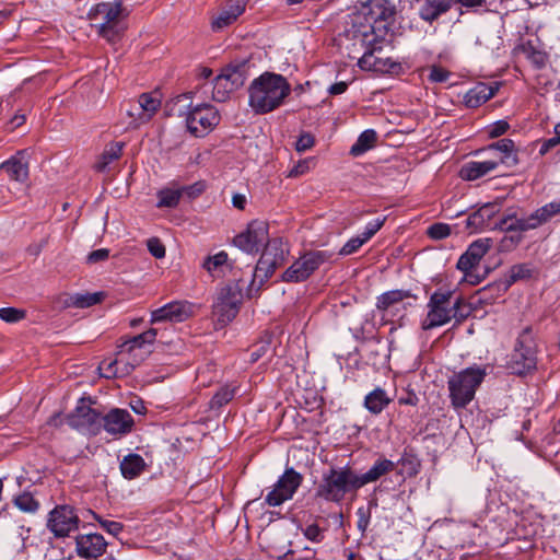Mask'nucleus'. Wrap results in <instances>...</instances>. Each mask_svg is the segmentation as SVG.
<instances>
[{
  "instance_id": "nucleus-56",
  "label": "nucleus",
  "mask_w": 560,
  "mask_h": 560,
  "mask_svg": "<svg viewBox=\"0 0 560 560\" xmlns=\"http://www.w3.org/2000/svg\"><path fill=\"white\" fill-rule=\"evenodd\" d=\"M148 250L150 254L160 259L165 256V246L158 237H151L147 242Z\"/></svg>"
},
{
  "instance_id": "nucleus-47",
  "label": "nucleus",
  "mask_w": 560,
  "mask_h": 560,
  "mask_svg": "<svg viewBox=\"0 0 560 560\" xmlns=\"http://www.w3.org/2000/svg\"><path fill=\"white\" fill-rule=\"evenodd\" d=\"M121 151H122L121 143H114L110 147L106 148L102 154V161L96 165V170L104 171L105 167L109 163H112L120 158Z\"/></svg>"
},
{
  "instance_id": "nucleus-9",
  "label": "nucleus",
  "mask_w": 560,
  "mask_h": 560,
  "mask_svg": "<svg viewBox=\"0 0 560 560\" xmlns=\"http://www.w3.org/2000/svg\"><path fill=\"white\" fill-rule=\"evenodd\" d=\"M124 15L122 4L119 1L97 3L92 13V19L101 21L98 34L108 42H115L118 37V22Z\"/></svg>"
},
{
  "instance_id": "nucleus-17",
  "label": "nucleus",
  "mask_w": 560,
  "mask_h": 560,
  "mask_svg": "<svg viewBox=\"0 0 560 560\" xmlns=\"http://www.w3.org/2000/svg\"><path fill=\"white\" fill-rule=\"evenodd\" d=\"M194 304L188 301H173L151 312V324L161 322L182 323L194 315Z\"/></svg>"
},
{
  "instance_id": "nucleus-43",
  "label": "nucleus",
  "mask_w": 560,
  "mask_h": 560,
  "mask_svg": "<svg viewBox=\"0 0 560 560\" xmlns=\"http://www.w3.org/2000/svg\"><path fill=\"white\" fill-rule=\"evenodd\" d=\"M532 276V269L526 264L514 265L509 272V276L502 281L499 287L506 291L513 283L518 280L527 279Z\"/></svg>"
},
{
  "instance_id": "nucleus-21",
  "label": "nucleus",
  "mask_w": 560,
  "mask_h": 560,
  "mask_svg": "<svg viewBox=\"0 0 560 560\" xmlns=\"http://www.w3.org/2000/svg\"><path fill=\"white\" fill-rule=\"evenodd\" d=\"M248 0H229L221 11L212 16L211 27L221 31L233 24L245 11Z\"/></svg>"
},
{
  "instance_id": "nucleus-34",
  "label": "nucleus",
  "mask_w": 560,
  "mask_h": 560,
  "mask_svg": "<svg viewBox=\"0 0 560 560\" xmlns=\"http://www.w3.org/2000/svg\"><path fill=\"white\" fill-rule=\"evenodd\" d=\"M493 229L506 232H525L528 230L536 229L534 221L530 220V215L527 218L517 219L514 215H505L495 222Z\"/></svg>"
},
{
  "instance_id": "nucleus-10",
  "label": "nucleus",
  "mask_w": 560,
  "mask_h": 560,
  "mask_svg": "<svg viewBox=\"0 0 560 560\" xmlns=\"http://www.w3.org/2000/svg\"><path fill=\"white\" fill-rule=\"evenodd\" d=\"M242 301V289L237 284H228L221 288L212 311L218 323L226 325L232 322L240 312Z\"/></svg>"
},
{
  "instance_id": "nucleus-57",
  "label": "nucleus",
  "mask_w": 560,
  "mask_h": 560,
  "mask_svg": "<svg viewBox=\"0 0 560 560\" xmlns=\"http://www.w3.org/2000/svg\"><path fill=\"white\" fill-rule=\"evenodd\" d=\"M357 516H358L357 527L363 535L370 525L371 512L369 509H365L362 506L357 510Z\"/></svg>"
},
{
  "instance_id": "nucleus-20",
  "label": "nucleus",
  "mask_w": 560,
  "mask_h": 560,
  "mask_svg": "<svg viewBox=\"0 0 560 560\" xmlns=\"http://www.w3.org/2000/svg\"><path fill=\"white\" fill-rule=\"evenodd\" d=\"M133 418L126 409L114 408L103 416L102 428L112 435H124L133 428Z\"/></svg>"
},
{
  "instance_id": "nucleus-62",
  "label": "nucleus",
  "mask_w": 560,
  "mask_h": 560,
  "mask_svg": "<svg viewBox=\"0 0 560 560\" xmlns=\"http://www.w3.org/2000/svg\"><path fill=\"white\" fill-rule=\"evenodd\" d=\"M315 143V139L311 133H302L295 143V149L299 152H304L311 149Z\"/></svg>"
},
{
  "instance_id": "nucleus-8",
  "label": "nucleus",
  "mask_w": 560,
  "mask_h": 560,
  "mask_svg": "<svg viewBox=\"0 0 560 560\" xmlns=\"http://www.w3.org/2000/svg\"><path fill=\"white\" fill-rule=\"evenodd\" d=\"M332 257L328 250H311L295 260L281 276L283 282H302Z\"/></svg>"
},
{
  "instance_id": "nucleus-58",
  "label": "nucleus",
  "mask_w": 560,
  "mask_h": 560,
  "mask_svg": "<svg viewBox=\"0 0 560 560\" xmlns=\"http://www.w3.org/2000/svg\"><path fill=\"white\" fill-rule=\"evenodd\" d=\"M559 144H560V124L556 125V127H555V136L546 139L542 142V144L539 149V153L541 155H544L547 152H549V150H551L552 148H555Z\"/></svg>"
},
{
  "instance_id": "nucleus-3",
  "label": "nucleus",
  "mask_w": 560,
  "mask_h": 560,
  "mask_svg": "<svg viewBox=\"0 0 560 560\" xmlns=\"http://www.w3.org/2000/svg\"><path fill=\"white\" fill-rule=\"evenodd\" d=\"M488 366L472 365L455 373L447 381L451 404L455 409H463L475 398L477 388L487 375Z\"/></svg>"
},
{
  "instance_id": "nucleus-14",
  "label": "nucleus",
  "mask_w": 560,
  "mask_h": 560,
  "mask_svg": "<svg viewBox=\"0 0 560 560\" xmlns=\"http://www.w3.org/2000/svg\"><path fill=\"white\" fill-rule=\"evenodd\" d=\"M68 424L89 434L100 433L103 424V416L97 410L81 399L75 409L67 417Z\"/></svg>"
},
{
  "instance_id": "nucleus-31",
  "label": "nucleus",
  "mask_w": 560,
  "mask_h": 560,
  "mask_svg": "<svg viewBox=\"0 0 560 560\" xmlns=\"http://www.w3.org/2000/svg\"><path fill=\"white\" fill-rule=\"evenodd\" d=\"M522 54L536 69H542L548 62V55L538 40L528 39L517 46Z\"/></svg>"
},
{
  "instance_id": "nucleus-63",
  "label": "nucleus",
  "mask_w": 560,
  "mask_h": 560,
  "mask_svg": "<svg viewBox=\"0 0 560 560\" xmlns=\"http://www.w3.org/2000/svg\"><path fill=\"white\" fill-rule=\"evenodd\" d=\"M109 257V249L107 248H98L96 250L91 252L88 255V262L89 264H96L100 261H104Z\"/></svg>"
},
{
  "instance_id": "nucleus-38",
  "label": "nucleus",
  "mask_w": 560,
  "mask_h": 560,
  "mask_svg": "<svg viewBox=\"0 0 560 560\" xmlns=\"http://www.w3.org/2000/svg\"><path fill=\"white\" fill-rule=\"evenodd\" d=\"M377 140V133L373 129L364 130L357 139L354 144L350 149V154L353 156H360L370 149H372Z\"/></svg>"
},
{
  "instance_id": "nucleus-7",
  "label": "nucleus",
  "mask_w": 560,
  "mask_h": 560,
  "mask_svg": "<svg viewBox=\"0 0 560 560\" xmlns=\"http://www.w3.org/2000/svg\"><path fill=\"white\" fill-rule=\"evenodd\" d=\"M289 253L290 249L282 238L269 240L257 261L254 278H258L260 282L267 281L276 269L284 264Z\"/></svg>"
},
{
  "instance_id": "nucleus-12",
  "label": "nucleus",
  "mask_w": 560,
  "mask_h": 560,
  "mask_svg": "<svg viewBox=\"0 0 560 560\" xmlns=\"http://www.w3.org/2000/svg\"><path fill=\"white\" fill-rule=\"evenodd\" d=\"M80 517L72 505H56L48 514L47 528L57 538L69 536L79 528Z\"/></svg>"
},
{
  "instance_id": "nucleus-55",
  "label": "nucleus",
  "mask_w": 560,
  "mask_h": 560,
  "mask_svg": "<svg viewBox=\"0 0 560 560\" xmlns=\"http://www.w3.org/2000/svg\"><path fill=\"white\" fill-rule=\"evenodd\" d=\"M385 220L386 218L383 217L369 222L361 236L368 242L377 233V231L381 230V228L384 225Z\"/></svg>"
},
{
  "instance_id": "nucleus-53",
  "label": "nucleus",
  "mask_w": 560,
  "mask_h": 560,
  "mask_svg": "<svg viewBox=\"0 0 560 560\" xmlns=\"http://www.w3.org/2000/svg\"><path fill=\"white\" fill-rule=\"evenodd\" d=\"M451 72L441 66L430 67L429 81L432 83H444L448 80Z\"/></svg>"
},
{
  "instance_id": "nucleus-24",
  "label": "nucleus",
  "mask_w": 560,
  "mask_h": 560,
  "mask_svg": "<svg viewBox=\"0 0 560 560\" xmlns=\"http://www.w3.org/2000/svg\"><path fill=\"white\" fill-rule=\"evenodd\" d=\"M499 211L500 205L498 202H487L466 219V228L471 232L489 228L491 220Z\"/></svg>"
},
{
  "instance_id": "nucleus-46",
  "label": "nucleus",
  "mask_w": 560,
  "mask_h": 560,
  "mask_svg": "<svg viewBox=\"0 0 560 560\" xmlns=\"http://www.w3.org/2000/svg\"><path fill=\"white\" fill-rule=\"evenodd\" d=\"M272 336L269 332L264 334L261 339L255 343L250 350V362H257L262 357L267 355L271 350Z\"/></svg>"
},
{
  "instance_id": "nucleus-28",
  "label": "nucleus",
  "mask_w": 560,
  "mask_h": 560,
  "mask_svg": "<svg viewBox=\"0 0 560 560\" xmlns=\"http://www.w3.org/2000/svg\"><path fill=\"white\" fill-rule=\"evenodd\" d=\"M454 2V0H422L418 10L419 18L424 22L433 23L448 12Z\"/></svg>"
},
{
  "instance_id": "nucleus-4",
  "label": "nucleus",
  "mask_w": 560,
  "mask_h": 560,
  "mask_svg": "<svg viewBox=\"0 0 560 560\" xmlns=\"http://www.w3.org/2000/svg\"><path fill=\"white\" fill-rule=\"evenodd\" d=\"M508 366L516 375H526L536 369L537 349L532 327H525L518 335Z\"/></svg>"
},
{
  "instance_id": "nucleus-60",
  "label": "nucleus",
  "mask_w": 560,
  "mask_h": 560,
  "mask_svg": "<svg viewBox=\"0 0 560 560\" xmlns=\"http://www.w3.org/2000/svg\"><path fill=\"white\" fill-rule=\"evenodd\" d=\"M510 128V125L505 120H498L489 126L488 135L490 138H498L504 135Z\"/></svg>"
},
{
  "instance_id": "nucleus-32",
  "label": "nucleus",
  "mask_w": 560,
  "mask_h": 560,
  "mask_svg": "<svg viewBox=\"0 0 560 560\" xmlns=\"http://www.w3.org/2000/svg\"><path fill=\"white\" fill-rule=\"evenodd\" d=\"M498 166L492 158L486 161H470L462 166L459 175L465 180H476L494 171Z\"/></svg>"
},
{
  "instance_id": "nucleus-42",
  "label": "nucleus",
  "mask_w": 560,
  "mask_h": 560,
  "mask_svg": "<svg viewBox=\"0 0 560 560\" xmlns=\"http://www.w3.org/2000/svg\"><path fill=\"white\" fill-rule=\"evenodd\" d=\"M13 503L20 511L30 514H35L40 508L39 501L36 500L30 491H23L15 495Z\"/></svg>"
},
{
  "instance_id": "nucleus-23",
  "label": "nucleus",
  "mask_w": 560,
  "mask_h": 560,
  "mask_svg": "<svg viewBox=\"0 0 560 560\" xmlns=\"http://www.w3.org/2000/svg\"><path fill=\"white\" fill-rule=\"evenodd\" d=\"M220 74L230 83V88L237 91L248 78L249 61L247 59L234 60L222 68Z\"/></svg>"
},
{
  "instance_id": "nucleus-45",
  "label": "nucleus",
  "mask_w": 560,
  "mask_h": 560,
  "mask_svg": "<svg viewBox=\"0 0 560 560\" xmlns=\"http://www.w3.org/2000/svg\"><path fill=\"white\" fill-rule=\"evenodd\" d=\"M235 92L230 83L219 73L213 80L212 98L215 102H225Z\"/></svg>"
},
{
  "instance_id": "nucleus-35",
  "label": "nucleus",
  "mask_w": 560,
  "mask_h": 560,
  "mask_svg": "<svg viewBox=\"0 0 560 560\" xmlns=\"http://www.w3.org/2000/svg\"><path fill=\"white\" fill-rule=\"evenodd\" d=\"M145 462L139 454H129L120 462V471L124 478L135 479L145 469Z\"/></svg>"
},
{
  "instance_id": "nucleus-5",
  "label": "nucleus",
  "mask_w": 560,
  "mask_h": 560,
  "mask_svg": "<svg viewBox=\"0 0 560 560\" xmlns=\"http://www.w3.org/2000/svg\"><path fill=\"white\" fill-rule=\"evenodd\" d=\"M453 295L451 290H436L431 294L427 305L428 314L421 324L423 330L443 326L453 319Z\"/></svg>"
},
{
  "instance_id": "nucleus-64",
  "label": "nucleus",
  "mask_w": 560,
  "mask_h": 560,
  "mask_svg": "<svg viewBox=\"0 0 560 560\" xmlns=\"http://www.w3.org/2000/svg\"><path fill=\"white\" fill-rule=\"evenodd\" d=\"M399 405L417 406L419 404V397L413 390H408L406 396L398 398Z\"/></svg>"
},
{
  "instance_id": "nucleus-37",
  "label": "nucleus",
  "mask_w": 560,
  "mask_h": 560,
  "mask_svg": "<svg viewBox=\"0 0 560 560\" xmlns=\"http://www.w3.org/2000/svg\"><path fill=\"white\" fill-rule=\"evenodd\" d=\"M158 336V330L155 328H150L147 331L133 336L132 338L125 341L120 345V351L131 353L136 349H142L145 346H151L154 343Z\"/></svg>"
},
{
  "instance_id": "nucleus-13",
  "label": "nucleus",
  "mask_w": 560,
  "mask_h": 560,
  "mask_svg": "<svg viewBox=\"0 0 560 560\" xmlns=\"http://www.w3.org/2000/svg\"><path fill=\"white\" fill-rule=\"evenodd\" d=\"M221 116L219 110L210 104H197L188 117L187 129L195 137H203L219 125Z\"/></svg>"
},
{
  "instance_id": "nucleus-61",
  "label": "nucleus",
  "mask_w": 560,
  "mask_h": 560,
  "mask_svg": "<svg viewBox=\"0 0 560 560\" xmlns=\"http://www.w3.org/2000/svg\"><path fill=\"white\" fill-rule=\"evenodd\" d=\"M550 219L551 215L549 214V211L546 208V206L538 208L535 212L530 214V220L534 221L536 228L548 222Z\"/></svg>"
},
{
  "instance_id": "nucleus-36",
  "label": "nucleus",
  "mask_w": 560,
  "mask_h": 560,
  "mask_svg": "<svg viewBox=\"0 0 560 560\" xmlns=\"http://www.w3.org/2000/svg\"><path fill=\"white\" fill-rule=\"evenodd\" d=\"M395 463L397 464V468L399 467L397 474L400 475L402 479H405L406 477H415L416 475H418L421 467L420 460L417 457V455L407 450L404 451L399 459Z\"/></svg>"
},
{
  "instance_id": "nucleus-59",
  "label": "nucleus",
  "mask_w": 560,
  "mask_h": 560,
  "mask_svg": "<svg viewBox=\"0 0 560 560\" xmlns=\"http://www.w3.org/2000/svg\"><path fill=\"white\" fill-rule=\"evenodd\" d=\"M303 534L313 542H320L324 539L323 529L317 524L307 525L303 529Z\"/></svg>"
},
{
  "instance_id": "nucleus-1",
  "label": "nucleus",
  "mask_w": 560,
  "mask_h": 560,
  "mask_svg": "<svg viewBox=\"0 0 560 560\" xmlns=\"http://www.w3.org/2000/svg\"><path fill=\"white\" fill-rule=\"evenodd\" d=\"M291 94V84L279 73L266 71L248 88V105L255 114L264 115L279 108Z\"/></svg>"
},
{
  "instance_id": "nucleus-29",
  "label": "nucleus",
  "mask_w": 560,
  "mask_h": 560,
  "mask_svg": "<svg viewBox=\"0 0 560 560\" xmlns=\"http://www.w3.org/2000/svg\"><path fill=\"white\" fill-rule=\"evenodd\" d=\"M498 90V86H492L488 83L479 82L465 93L463 102L468 108H477L493 97Z\"/></svg>"
},
{
  "instance_id": "nucleus-19",
  "label": "nucleus",
  "mask_w": 560,
  "mask_h": 560,
  "mask_svg": "<svg viewBox=\"0 0 560 560\" xmlns=\"http://www.w3.org/2000/svg\"><path fill=\"white\" fill-rule=\"evenodd\" d=\"M107 547V541L101 534H82L75 537V551L80 558L97 559Z\"/></svg>"
},
{
  "instance_id": "nucleus-33",
  "label": "nucleus",
  "mask_w": 560,
  "mask_h": 560,
  "mask_svg": "<svg viewBox=\"0 0 560 560\" xmlns=\"http://www.w3.org/2000/svg\"><path fill=\"white\" fill-rule=\"evenodd\" d=\"M392 402L385 389L376 387L364 397L363 406L373 415H380Z\"/></svg>"
},
{
  "instance_id": "nucleus-39",
  "label": "nucleus",
  "mask_w": 560,
  "mask_h": 560,
  "mask_svg": "<svg viewBox=\"0 0 560 560\" xmlns=\"http://www.w3.org/2000/svg\"><path fill=\"white\" fill-rule=\"evenodd\" d=\"M191 187H183L180 189L164 188L158 191V208H174L178 205L184 191H188Z\"/></svg>"
},
{
  "instance_id": "nucleus-6",
  "label": "nucleus",
  "mask_w": 560,
  "mask_h": 560,
  "mask_svg": "<svg viewBox=\"0 0 560 560\" xmlns=\"http://www.w3.org/2000/svg\"><path fill=\"white\" fill-rule=\"evenodd\" d=\"M363 18L376 37L385 35L394 22L396 5L392 0H369L363 7Z\"/></svg>"
},
{
  "instance_id": "nucleus-48",
  "label": "nucleus",
  "mask_w": 560,
  "mask_h": 560,
  "mask_svg": "<svg viewBox=\"0 0 560 560\" xmlns=\"http://www.w3.org/2000/svg\"><path fill=\"white\" fill-rule=\"evenodd\" d=\"M228 261V254L225 252H219L213 256H208L202 267L211 275L221 266H223Z\"/></svg>"
},
{
  "instance_id": "nucleus-2",
  "label": "nucleus",
  "mask_w": 560,
  "mask_h": 560,
  "mask_svg": "<svg viewBox=\"0 0 560 560\" xmlns=\"http://www.w3.org/2000/svg\"><path fill=\"white\" fill-rule=\"evenodd\" d=\"M361 489L358 472L350 466L330 467L324 471L315 489V498L327 502L341 503L348 493Z\"/></svg>"
},
{
  "instance_id": "nucleus-44",
  "label": "nucleus",
  "mask_w": 560,
  "mask_h": 560,
  "mask_svg": "<svg viewBox=\"0 0 560 560\" xmlns=\"http://www.w3.org/2000/svg\"><path fill=\"white\" fill-rule=\"evenodd\" d=\"M104 296L105 294L103 292L77 293L70 298V301L71 305L85 308L101 303Z\"/></svg>"
},
{
  "instance_id": "nucleus-52",
  "label": "nucleus",
  "mask_w": 560,
  "mask_h": 560,
  "mask_svg": "<svg viewBox=\"0 0 560 560\" xmlns=\"http://www.w3.org/2000/svg\"><path fill=\"white\" fill-rule=\"evenodd\" d=\"M25 317V312L14 307L0 308V318L7 323H16Z\"/></svg>"
},
{
  "instance_id": "nucleus-27",
  "label": "nucleus",
  "mask_w": 560,
  "mask_h": 560,
  "mask_svg": "<svg viewBox=\"0 0 560 560\" xmlns=\"http://www.w3.org/2000/svg\"><path fill=\"white\" fill-rule=\"evenodd\" d=\"M8 176L20 183H24L28 178V161L26 159V151H19L8 161L3 162L0 166Z\"/></svg>"
},
{
  "instance_id": "nucleus-30",
  "label": "nucleus",
  "mask_w": 560,
  "mask_h": 560,
  "mask_svg": "<svg viewBox=\"0 0 560 560\" xmlns=\"http://www.w3.org/2000/svg\"><path fill=\"white\" fill-rule=\"evenodd\" d=\"M192 92H187L171 98L165 105L166 114L173 117H183L187 124L188 117L195 107L192 104Z\"/></svg>"
},
{
  "instance_id": "nucleus-18",
  "label": "nucleus",
  "mask_w": 560,
  "mask_h": 560,
  "mask_svg": "<svg viewBox=\"0 0 560 560\" xmlns=\"http://www.w3.org/2000/svg\"><path fill=\"white\" fill-rule=\"evenodd\" d=\"M161 106V100L152 93H142L138 102L130 103L127 114L136 125L148 122Z\"/></svg>"
},
{
  "instance_id": "nucleus-22",
  "label": "nucleus",
  "mask_w": 560,
  "mask_h": 560,
  "mask_svg": "<svg viewBox=\"0 0 560 560\" xmlns=\"http://www.w3.org/2000/svg\"><path fill=\"white\" fill-rule=\"evenodd\" d=\"M479 152L491 153V158L494 160V162H497L498 165L505 164L508 166H513L518 162L515 153L514 141L509 138L493 142L487 148L481 149Z\"/></svg>"
},
{
  "instance_id": "nucleus-25",
  "label": "nucleus",
  "mask_w": 560,
  "mask_h": 560,
  "mask_svg": "<svg viewBox=\"0 0 560 560\" xmlns=\"http://www.w3.org/2000/svg\"><path fill=\"white\" fill-rule=\"evenodd\" d=\"M397 469V464L384 456L375 459L373 465L364 474H358L361 488L364 486L376 482L384 476Z\"/></svg>"
},
{
  "instance_id": "nucleus-51",
  "label": "nucleus",
  "mask_w": 560,
  "mask_h": 560,
  "mask_svg": "<svg viewBox=\"0 0 560 560\" xmlns=\"http://www.w3.org/2000/svg\"><path fill=\"white\" fill-rule=\"evenodd\" d=\"M454 317L457 323L465 320L470 314V307L460 299L456 298L452 304Z\"/></svg>"
},
{
  "instance_id": "nucleus-49",
  "label": "nucleus",
  "mask_w": 560,
  "mask_h": 560,
  "mask_svg": "<svg viewBox=\"0 0 560 560\" xmlns=\"http://www.w3.org/2000/svg\"><path fill=\"white\" fill-rule=\"evenodd\" d=\"M452 229L448 224L436 222L430 225L427 230V235L432 240H444L451 235Z\"/></svg>"
},
{
  "instance_id": "nucleus-15",
  "label": "nucleus",
  "mask_w": 560,
  "mask_h": 560,
  "mask_svg": "<svg viewBox=\"0 0 560 560\" xmlns=\"http://www.w3.org/2000/svg\"><path fill=\"white\" fill-rule=\"evenodd\" d=\"M493 242L491 238H479L472 242L466 252L460 255L456 267L458 270H460L465 278L471 282V283H479L480 279L477 278L476 280H471L474 277L472 271L479 266L480 260L483 258V256L490 250L492 247Z\"/></svg>"
},
{
  "instance_id": "nucleus-16",
  "label": "nucleus",
  "mask_w": 560,
  "mask_h": 560,
  "mask_svg": "<svg viewBox=\"0 0 560 560\" xmlns=\"http://www.w3.org/2000/svg\"><path fill=\"white\" fill-rule=\"evenodd\" d=\"M268 241V224L254 220L244 232L234 237L233 243L243 252L254 254L258 253L262 245L266 246Z\"/></svg>"
},
{
  "instance_id": "nucleus-40",
  "label": "nucleus",
  "mask_w": 560,
  "mask_h": 560,
  "mask_svg": "<svg viewBox=\"0 0 560 560\" xmlns=\"http://www.w3.org/2000/svg\"><path fill=\"white\" fill-rule=\"evenodd\" d=\"M410 296H411L410 291H406V290L387 291V292L381 294L380 296H377L376 307L380 311H386L390 306H393Z\"/></svg>"
},
{
  "instance_id": "nucleus-11",
  "label": "nucleus",
  "mask_w": 560,
  "mask_h": 560,
  "mask_svg": "<svg viewBox=\"0 0 560 560\" xmlns=\"http://www.w3.org/2000/svg\"><path fill=\"white\" fill-rule=\"evenodd\" d=\"M302 482L303 476L293 467H288L265 495V503L275 508L291 500Z\"/></svg>"
},
{
  "instance_id": "nucleus-50",
  "label": "nucleus",
  "mask_w": 560,
  "mask_h": 560,
  "mask_svg": "<svg viewBox=\"0 0 560 560\" xmlns=\"http://www.w3.org/2000/svg\"><path fill=\"white\" fill-rule=\"evenodd\" d=\"M93 517L100 523V525L110 535L117 536L122 532V524L116 521H108L100 517L93 511H89Z\"/></svg>"
},
{
  "instance_id": "nucleus-26",
  "label": "nucleus",
  "mask_w": 560,
  "mask_h": 560,
  "mask_svg": "<svg viewBox=\"0 0 560 560\" xmlns=\"http://www.w3.org/2000/svg\"><path fill=\"white\" fill-rule=\"evenodd\" d=\"M381 52V47L373 46L372 49L364 52L359 59L358 66L362 70L374 71V72H388L396 63L389 58L380 57L377 54Z\"/></svg>"
},
{
  "instance_id": "nucleus-41",
  "label": "nucleus",
  "mask_w": 560,
  "mask_h": 560,
  "mask_svg": "<svg viewBox=\"0 0 560 560\" xmlns=\"http://www.w3.org/2000/svg\"><path fill=\"white\" fill-rule=\"evenodd\" d=\"M237 393V387L230 384L221 386L212 396L209 406L210 409H220L229 404Z\"/></svg>"
},
{
  "instance_id": "nucleus-54",
  "label": "nucleus",
  "mask_w": 560,
  "mask_h": 560,
  "mask_svg": "<svg viewBox=\"0 0 560 560\" xmlns=\"http://www.w3.org/2000/svg\"><path fill=\"white\" fill-rule=\"evenodd\" d=\"M366 243V241L360 235L350 238L339 250V255L349 256L359 250V248Z\"/></svg>"
}]
</instances>
